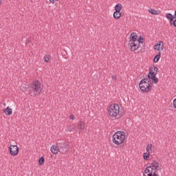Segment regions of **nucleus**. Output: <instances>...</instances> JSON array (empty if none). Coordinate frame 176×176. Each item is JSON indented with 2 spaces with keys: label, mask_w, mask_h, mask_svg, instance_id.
Wrapping results in <instances>:
<instances>
[{
  "label": "nucleus",
  "mask_w": 176,
  "mask_h": 176,
  "mask_svg": "<svg viewBox=\"0 0 176 176\" xmlns=\"http://www.w3.org/2000/svg\"><path fill=\"white\" fill-rule=\"evenodd\" d=\"M148 12L154 16H159L162 12L160 10H155L153 8H149Z\"/></svg>",
  "instance_id": "nucleus-9"
},
{
  "label": "nucleus",
  "mask_w": 176,
  "mask_h": 176,
  "mask_svg": "<svg viewBox=\"0 0 176 176\" xmlns=\"http://www.w3.org/2000/svg\"><path fill=\"white\" fill-rule=\"evenodd\" d=\"M50 58H52V56L49 54H45L43 57V60L45 63H49L50 61Z\"/></svg>",
  "instance_id": "nucleus-17"
},
{
  "label": "nucleus",
  "mask_w": 176,
  "mask_h": 176,
  "mask_svg": "<svg viewBox=\"0 0 176 176\" xmlns=\"http://www.w3.org/2000/svg\"><path fill=\"white\" fill-rule=\"evenodd\" d=\"M32 89L35 93H38V94H41V91L43 90V85L42 83L39 82V80H36L33 82V84L32 85Z\"/></svg>",
  "instance_id": "nucleus-6"
},
{
  "label": "nucleus",
  "mask_w": 176,
  "mask_h": 176,
  "mask_svg": "<svg viewBox=\"0 0 176 176\" xmlns=\"http://www.w3.org/2000/svg\"><path fill=\"white\" fill-rule=\"evenodd\" d=\"M154 50L158 52V53H161L164 50V43L163 41H158L154 46Z\"/></svg>",
  "instance_id": "nucleus-8"
},
{
  "label": "nucleus",
  "mask_w": 176,
  "mask_h": 176,
  "mask_svg": "<svg viewBox=\"0 0 176 176\" xmlns=\"http://www.w3.org/2000/svg\"><path fill=\"white\" fill-rule=\"evenodd\" d=\"M67 131H69V132H71V131H72V129H71L69 127L67 129Z\"/></svg>",
  "instance_id": "nucleus-27"
},
{
  "label": "nucleus",
  "mask_w": 176,
  "mask_h": 176,
  "mask_svg": "<svg viewBox=\"0 0 176 176\" xmlns=\"http://www.w3.org/2000/svg\"><path fill=\"white\" fill-rule=\"evenodd\" d=\"M58 0H50V2L52 4L56 3V2H58Z\"/></svg>",
  "instance_id": "nucleus-24"
},
{
  "label": "nucleus",
  "mask_w": 176,
  "mask_h": 176,
  "mask_svg": "<svg viewBox=\"0 0 176 176\" xmlns=\"http://www.w3.org/2000/svg\"><path fill=\"white\" fill-rule=\"evenodd\" d=\"M113 142L115 145H122L127 141V135H126V132L118 131L116 132L113 136Z\"/></svg>",
  "instance_id": "nucleus-4"
},
{
  "label": "nucleus",
  "mask_w": 176,
  "mask_h": 176,
  "mask_svg": "<svg viewBox=\"0 0 176 176\" xmlns=\"http://www.w3.org/2000/svg\"><path fill=\"white\" fill-rule=\"evenodd\" d=\"M3 112L6 116H10L13 113V110L10 107H7Z\"/></svg>",
  "instance_id": "nucleus-10"
},
{
  "label": "nucleus",
  "mask_w": 176,
  "mask_h": 176,
  "mask_svg": "<svg viewBox=\"0 0 176 176\" xmlns=\"http://www.w3.org/2000/svg\"><path fill=\"white\" fill-rule=\"evenodd\" d=\"M114 9L115 12H120L122 9H123V6H122L120 3L116 4L114 7Z\"/></svg>",
  "instance_id": "nucleus-14"
},
{
  "label": "nucleus",
  "mask_w": 176,
  "mask_h": 176,
  "mask_svg": "<svg viewBox=\"0 0 176 176\" xmlns=\"http://www.w3.org/2000/svg\"><path fill=\"white\" fill-rule=\"evenodd\" d=\"M112 79H113V80H116V76H112Z\"/></svg>",
  "instance_id": "nucleus-26"
},
{
  "label": "nucleus",
  "mask_w": 176,
  "mask_h": 176,
  "mask_svg": "<svg viewBox=\"0 0 176 176\" xmlns=\"http://www.w3.org/2000/svg\"><path fill=\"white\" fill-rule=\"evenodd\" d=\"M161 53L158 52V54H157L153 59V62L154 63H157V61H159V60H160V56H161Z\"/></svg>",
  "instance_id": "nucleus-20"
},
{
  "label": "nucleus",
  "mask_w": 176,
  "mask_h": 176,
  "mask_svg": "<svg viewBox=\"0 0 176 176\" xmlns=\"http://www.w3.org/2000/svg\"><path fill=\"white\" fill-rule=\"evenodd\" d=\"M69 119H71L72 120H75V116L73 114L70 115Z\"/></svg>",
  "instance_id": "nucleus-22"
},
{
  "label": "nucleus",
  "mask_w": 176,
  "mask_h": 176,
  "mask_svg": "<svg viewBox=\"0 0 176 176\" xmlns=\"http://www.w3.org/2000/svg\"><path fill=\"white\" fill-rule=\"evenodd\" d=\"M3 105H6V103H3Z\"/></svg>",
  "instance_id": "nucleus-30"
},
{
  "label": "nucleus",
  "mask_w": 176,
  "mask_h": 176,
  "mask_svg": "<svg viewBox=\"0 0 176 176\" xmlns=\"http://www.w3.org/2000/svg\"><path fill=\"white\" fill-rule=\"evenodd\" d=\"M166 18L167 20L170 21V25H173V22L174 21V16H173L170 13H168L166 14Z\"/></svg>",
  "instance_id": "nucleus-12"
},
{
  "label": "nucleus",
  "mask_w": 176,
  "mask_h": 176,
  "mask_svg": "<svg viewBox=\"0 0 176 176\" xmlns=\"http://www.w3.org/2000/svg\"><path fill=\"white\" fill-rule=\"evenodd\" d=\"M172 25H173L174 27L176 28V19L172 22Z\"/></svg>",
  "instance_id": "nucleus-25"
},
{
  "label": "nucleus",
  "mask_w": 176,
  "mask_h": 176,
  "mask_svg": "<svg viewBox=\"0 0 176 176\" xmlns=\"http://www.w3.org/2000/svg\"><path fill=\"white\" fill-rule=\"evenodd\" d=\"M140 41H138V35H137V33L135 32L131 33L129 36L128 49H129L131 52H135V50L140 49Z\"/></svg>",
  "instance_id": "nucleus-3"
},
{
  "label": "nucleus",
  "mask_w": 176,
  "mask_h": 176,
  "mask_svg": "<svg viewBox=\"0 0 176 176\" xmlns=\"http://www.w3.org/2000/svg\"><path fill=\"white\" fill-rule=\"evenodd\" d=\"M173 107L174 108L176 109V98H175L173 101Z\"/></svg>",
  "instance_id": "nucleus-23"
},
{
  "label": "nucleus",
  "mask_w": 176,
  "mask_h": 176,
  "mask_svg": "<svg viewBox=\"0 0 176 176\" xmlns=\"http://www.w3.org/2000/svg\"><path fill=\"white\" fill-rule=\"evenodd\" d=\"M8 149L11 156H17L19 155V146L17 145H10Z\"/></svg>",
  "instance_id": "nucleus-7"
},
{
  "label": "nucleus",
  "mask_w": 176,
  "mask_h": 176,
  "mask_svg": "<svg viewBox=\"0 0 176 176\" xmlns=\"http://www.w3.org/2000/svg\"><path fill=\"white\" fill-rule=\"evenodd\" d=\"M2 5V0H0V6Z\"/></svg>",
  "instance_id": "nucleus-28"
},
{
  "label": "nucleus",
  "mask_w": 176,
  "mask_h": 176,
  "mask_svg": "<svg viewBox=\"0 0 176 176\" xmlns=\"http://www.w3.org/2000/svg\"><path fill=\"white\" fill-rule=\"evenodd\" d=\"M51 152L54 155H57V153H58V152H60V148H58V147H57V146L53 145L51 147Z\"/></svg>",
  "instance_id": "nucleus-11"
},
{
  "label": "nucleus",
  "mask_w": 176,
  "mask_h": 176,
  "mask_svg": "<svg viewBox=\"0 0 176 176\" xmlns=\"http://www.w3.org/2000/svg\"><path fill=\"white\" fill-rule=\"evenodd\" d=\"M107 115L110 118H118L120 115V106L116 103L111 104L107 108Z\"/></svg>",
  "instance_id": "nucleus-5"
},
{
  "label": "nucleus",
  "mask_w": 176,
  "mask_h": 176,
  "mask_svg": "<svg viewBox=\"0 0 176 176\" xmlns=\"http://www.w3.org/2000/svg\"><path fill=\"white\" fill-rule=\"evenodd\" d=\"M38 166H43L45 164V157H41L39 158L38 162Z\"/></svg>",
  "instance_id": "nucleus-19"
},
{
  "label": "nucleus",
  "mask_w": 176,
  "mask_h": 176,
  "mask_svg": "<svg viewBox=\"0 0 176 176\" xmlns=\"http://www.w3.org/2000/svg\"><path fill=\"white\" fill-rule=\"evenodd\" d=\"M78 129H79V130H85V122H79L78 124Z\"/></svg>",
  "instance_id": "nucleus-15"
},
{
  "label": "nucleus",
  "mask_w": 176,
  "mask_h": 176,
  "mask_svg": "<svg viewBox=\"0 0 176 176\" xmlns=\"http://www.w3.org/2000/svg\"><path fill=\"white\" fill-rule=\"evenodd\" d=\"M138 41L139 42V45H140V43H144V38H142L141 36L138 38Z\"/></svg>",
  "instance_id": "nucleus-21"
},
{
  "label": "nucleus",
  "mask_w": 176,
  "mask_h": 176,
  "mask_svg": "<svg viewBox=\"0 0 176 176\" xmlns=\"http://www.w3.org/2000/svg\"><path fill=\"white\" fill-rule=\"evenodd\" d=\"M160 171H162V164L158 161H153L144 169L143 176H159Z\"/></svg>",
  "instance_id": "nucleus-2"
},
{
  "label": "nucleus",
  "mask_w": 176,
  "mask_h": 176,
  "mask_svg": "<svg viewBox=\"0 0 176 176\" xmlns=\"http://www.w3.org/2000/svg\"><path fill=\"white\" fill-rule=\"evenodd\" d=\"M159 68L156 66H151L149 68L148 78L142 79L139 83V87L143 93H148L152 90L153 85H156L159 82V79L156 77Z\"/></svg>",
  "instance_id": "nucleus-1"
},
{
  "label": "nucleus",
  "mask_w": 176,
  "mask_h": 176,
  "mask_svg": "<svg viewBox=\"0 0 176 176\" xmlns=\"http://www.w3.org/2000/svg\"><path fill=\"white\" fill-rule=\"evenodd\" d=\"M113 17L114 19H116L117 20H119V19H120L122 17V12L115 11L113 14Z\"/></svg>",
  "instance_id": "nucleus-13"
},
{
  "label": "nucleus",
  "mask_w": 176,
  "mask_h": 176,
  "mask_svg": "<svg viewBox=\"0 0 176 176\" xmlns=\"http://www.w3.org/2000/svg\"><path fill=\"white\" fill-rule=\"evenodd\" d=\"M175 16H176V10L175 11Z\"/></svg>",
  "instance_id": "nucleus-29"
},
{
  "label": "nucleus",
  "mask_w": 176,
  "mask_h": 176,
  "mask_svg": "<svg viewBox=\"0 0 176 176\" xmlns=\"http://www.w3.org/2000/svg\"><path fill=\"white\" fill-rule=\"evenodd\" d=\"M143 159L144 160H149L151 159V153H144L143 154Z\"/></svg>",
  "instance_id": "nucleus-16"
},
{
  "label": "nucleus",
  "mask_w": 176,
  "mask_h": 176,
  "mask_svg": "<svg viewBox=\"0 0 176 176\" xmlns=\"http://www.w3.org/2000/svg\"><path fill=\"white\" fill-rule=\"evenodd\" d=\"M146 153H152V144H147L146 147Z\"/></svg>",
  "instance_id": "nucleus-18"
}]
</instances>
